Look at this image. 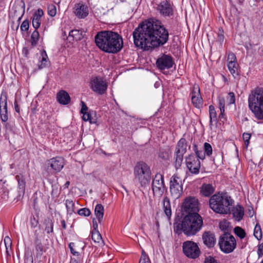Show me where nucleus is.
<instances>
[{
    "instance_id": "412c9836",
    "label": "nucleus",
    "mask_w": 263,
    "mask_h": 263,
    "mask_svg": "<svg viewBox=\"0 0 263 263\" xmlns=\"http://www.w3.org/2000/svg\"><path fill=\"white\" fill-rule=\"evenodd\" d=\"M202 240L204 244L209 248L214 246L216 239L213 233L210 231L204 232L202 234Z\"/></svg>"
},
{
    "instance_id": "79ce46f5",
    "label": "nucleus",
    "mask_w": 263,
    "mask_h": 263,
    "mask_svg": "<svg viewBox=\"0 0 263 263\" xmlns=\"http://www.w3.org/2000/svg\"><path fill=\"white\" fill-rule=\"evenodd\" d=\"M193 149L195 152L196 155H194L197 158L203 160L205 158V153H203L202 151L198 149V147L196 144L193 145Z\"/></svg>"
},
{
    "instance_id": "603ef678",
    "label": "nucleus",
    "mask_w": 263,
    "mask_h": 263,
    "mask_svg": "<svg viewBox=\"0 0 263 263\" xmlns=\"http://www.w3.org/2000/svg\"><path fill=\"white\" fill-rule=\"evenodd\" d=\"M251 137V134L250 133H244L242 134V138H243V139L244 140V142H245V145H246V146H248V145L249 144V143H250L249 140L250 139Z\"/></svg>"
},
{
    "instance_id": "7c9ffc66",
    "label": "nucleus",
    "mask_w": 263,
    "mask_h": 263,
    "mask_svg": "<svg viewBox=\"0 0 263 263\" xmlns=\"http://www.w3.org/2000/svg\"><path fill=\"white\" fill-rule=\"evenodd\" d=\"M22 5H20L19 6V8L20 9V10L21 11V14L20 16H18L16 23H15L13 21L12 22L11 28L13 30H17L18 29L20 21L22 19L23 15L25 13V3L23 1H22Z\"/></svg>"
},
{
    "instance_id": "a878e982",
    "label": "nucleus",
    "mask_w": 263,
    "mask_h": 263,
    "mask_svg": "<svg viewBox=\"0 0 263 263\" xmlns=\"http://www.w3.org/2000/svg\"><path fill=\"white\" fill-rule=\"evenodd\" d=\"M68 246L71 253L74 256H79L80 254L79 251L84 247V246H83V243L80 242L78 243L70 242Z\"/></svg>"
},
{
    "instance_id": "20e7f679",
    "label": "nucleus",
    "mask_w": 263,
    "mask_h": 263,
    "mask_svg": "<svg viewBox=\"0 0 263 263\" xmlns=\"http://www.w3.org/2000/svg\"><path fill=\"white\" fill-rule=\"evenodd\" d=\"M248 106L258 120H263V88L257 87L248 96Z\"/></svg>"
},
{
    "instance_id": "e433bc0d",
    "label": "nucleus",
    "mask_w": 263,
    "mask_h": 263,
    "mask_svg": "<svg viewBox=\"0 0 263 263\" xmlns=\"http://www.w3.org/2000/svg\"><path fill=\"white\" fill-rule=\"evenodd\" d=\"M44 224H45V230L48 234L53 232V223L52 220L48 218L44 220Z\"/></svg>"
},
{
    "instance_id": "c756f323",
    "label": "nucleus",
    "mask_w": 263,
    "mask_h": 263,
    "mask_svg": "<svg viewBox=\"0 0 263 263\" xmlns=\"http://www.w3.org/2000/svg\"><path fill=\"white\" fill-rule=\"evenodd\" d=\"M104 207L101 204H98L95 209V214L98 220L99 223H101L102 221L104 216Z\"/></svg>"
},
{
    "instance_id": "c9c22d12",
    "label": "nucleus",
    "mask_w": 263,
    "mask_h": 263,
    "mask_svg": "<svg viewBox=\"0 0 263 263\" xmlns=\"http://www.w3.org/2000/svg\"><path fill=\"white\" fill-rule=\"evenodd\" d=\"M35 245L37 255L41 256L43 253L45 252V250L43 246L42 245L41 241L37 238L35 240Z\"/></svg>"
},
{
    "instance_id": "13d9d810",
    "label": "nucleus",
    "mask_w": 263,
    "mask_h": 263,
    "mask_svg": "<svg viewBox=\"0 0 263 263\" xmlns=\"http://www.w3.org/2000/svg\"><path fill=\"white\" fill-rule=\"evenodd\" d=\"M203 263H218L217 260L212 256H209L204 259Z\"/></svg>"
},
{
    "instance_id": "37998d69",
    "label": "nucleus",
    "mask_w": 263,
    "mask_h": 263,
    "mask_svg": "<svg viewBox=\"0 0 263 263\" xmlns=\"http://www.w3.org/2000/svg\"><path fill=\"white\" fill-rule=\"evenodd\" d=\"M82 114L83 115L82 117L83 120L85 121H89L90 123H95L96 122V120L91 118L89 112L86 111Z\"/></svg>"
},
{
    "instance_id": "f257e3e1",
    "label": "nucleus",
    "mask_w": 263,
    "mask_h": 263,
    "mask_svg": "<svg viewBox=\"0 0 263 263\" xmlns=\"http://www.w3.org/2000/svg\"><path fill=\"white\" fill-rule=\"evenodd\" d=\"M133 35L135 46L148 50L164 45L168 40L169 33L160 21L149 19L140 24Z\"/></svg>"
},
{
    "instance_id": "ddd939ff",
    "label": "nucleus",
    "mask_w": 263,
    "mask_h": 263,
    "mask_svg": "<svg viewBox=\"0 0 263 263\" xmlns=\"http://www.w3.org/2000/svg\"><path fill=\"white\" fill-rule=\"evenodd\" d=\"M108 85L105 80L100 77H96L91 79L90 88L98 95H103L106 91Z\"/></svg>"
},
{
    "instance_id": "0eeeda50",
    "label": "nucleus",
    "mask_w": 263,
    "mask_h": 263,
    "mask_svg": "<svg viewBox=\"0 0 263 263\" xmlns=\"http://www.w3.org/2000/svg\"><path fill=\"white\" fill-rule=\"evenodd\" d=\"M218 245L220 250L225 253L232 252L236 247L234 237L228 232H224L219 238Z\"/></svg>"
},
{
    "instance_id": "2f4dec72",
    "label": "nucleus",
    "mask_w": 263,
    "mask_h": 263,
    "mask_svg": "<svg viewBox=\"0 0 263 263\" xmlns=\"http://www.w3.org/2000/svg\"><path fill=\"white\" fill-rule=\"evenodd\" d=\"M15 179L17 181L18 186L20 192L24 193L26 187L25 177L22 174H20L15 176Z\"/></svg>"
},
{
    "instance_id": "774afa93",
    "label": "nucleus",
    "mask_w": 263,
    "mask_h": 263,
    "mask_svg": "<svg viewBox=\"0 0 263 263\" xmlns=\"http://www.w3.org/2000/svg\"><path fill=\"white\" fill-rule=\"evenodd\" d=\"M92 222H93V228L94 229V230L95 231H97V229L98 228V224L97 223V221H95V219H93V221H92Z\"/></svg>"
},
{
    "instance_id": "a19ab883",
    "label": "nucleus",
    "mask_w": 263,
    "mask_h": 263,
    "mask_svg": "<svg viewBox=\"0 0 263 263\" xmlns=\"http://www.w3.org/2000/svg\"><path fill=\"white\" fill-rule=\"evenodd\" d=\"M254 235L258 240H260L262 238L261 229L258 224H256L254 228Z\"/></svg>"
},
{
    "instance_id": "aec40b11",
    "label": "nucleus",
    "mask_w": 263,
    "mask_h": 263,
    "mask_svg": "<svg viewBox=\"0 0 263 263\" xmlns=\"http://www.w3.org/2000/svg\"><path fill=\"white\" fill-rule=\"evenodd\" d=\"M74 13L79 18H84L89 14L88 7L83 3H78L75 5Z\"/></svg>"
},
{
    "instance_id": "9b49d317",
    "label": "nucleus",
    "mask_w": 263,
    "mask_h": 263,
    "mask_svg": "<svg viewBox=\"0 0 263 263\" xmlns=\"http://www.w3.org/2000/svg\"><path fill=\"white\" fill-rule=\"evenodd\" d=\"M152 189L154 195L160 197L162 196L165 189L164 184V177L160 174L157 173L155 175L152 184Z\"/></svg>"
},
{
    "instance_id": "423d86ee",
    "label": "nucleus",
    "mask_w": 263,
    "mask_h": 263,
    "mask_svg": "<svg viewBox=\"0 0 263 263\" xmlns=\"http://www.w3.org/2000/svg\"><path fill=\"white\" fill-rule=\"evenodd\" d=\"M134 181L139 184V188H144L151 180L152 172L150 167L145 162H138L133 169Z\"/></svg>"
},
{
    "instance_id": "bf43d9fd",
    "label": "nucleus",
    "mask_w": 263,
    "mask_h": 263,
    "mask_svg": "<svg viewBox=\"0 0 263 263\" xmlns=\"http://www.w3.org/2000/svg\"><path fill=\"white\" fill-rule=\"evenodd\" d=\"M30 223L32 228H35L39 224L38 220L36 219L34 216L30 218Z\"/></svg>"
},
{
    "instance_id": "c85d7f7f",
    "label": "nucleus",
    "mask_w": 263,
    "mask_h": 263,
    "mask_svg": "<svg viewBox=\"0 0 263 263\" xmlns=\"http://www.w3.org/2000/svg\"><path fill=\"white\" fill-rule=\"evenodd\" d=\"M0 115L2 122H6L8 120L7 102H0Z\"/></svg>"
},
{
    "instance_id": "6ab92c4d",
    "label": "nucleus",
    "mask_w": 263,
    "mask_h": 263,
    "mask_svg": "<svg viewBox=\"0 0 263 263\" xmlns=\"http://www.w3.org/2000/svg\"><path fill=\"white\" fill-rule=\"evenodd\" d=\"M228 63L227 64L228 69L230 73L235 77V76L238 75V64L236 61V58L233 53H230L228 55Z\"/></svg>"
},
{
    "instance_id": "6e6552de",
    "label": "nucleus",
    "mask_w": 263,
    "mask_h": 263,
    "mask_svg": "<svg viewBox=\"0 0 263 263\" xmlns=\"http://www.w3.org/2000/svg\"><path fill=\"white\" fill-rule=\"evenodd\" d=\"M170 190L171 196L175 199H178L183 192L182 181L177 174H174L170 179Z\"/></svg>"
},
{
    "instance_id": "338daca9",
    "label": "nucleus",
    "mask_w": 263,
    "mask_h": 263,
    "mask_svg": "<svg viewBox=\"0 0 263 263\" xmlns=\"http://www.w3.org/2000/svg\"><path fill=\"white\" fill-rule=\"evenodd\" d=\"M23 54L25 55L26 57H27L29 54V50L27 47H24L22 50Z\"/></svg>"
},
{
    "instance_id": "72a5a7b5",
    "label": "nucleus",
    "mask_w": 263,
    "mask_h": 263,
    "mask_svg": "<svg viewBox=\"0 0 263 263\" xmlns=\"http://www.w3.org/2000/svg\"><path fill=\"white\" fill-rule=\"evenodd\" d=\"M210 125H212L213 122H216L217 120V113L214 106H209Z\"/></svg>"
},
{
    "instance_id": "7ed1b4c3",
    "label": "nucleus",
    "mask_w": 263,
    "mask_h": 263,
    "mask_svg": "<svg viewBox=\"0 0 263 263\" xmlns=\"http://www.w3.org/2000/svg\"><path fill=\"white\" fill-rule=\"evenodd\" d=\"M233 200L227 193H217L209 199L210 208L215 213L227 214L230 213Z\"/></svg>"
},
{
    "instance_id": "58836bf2",
    "label": "nucleus",
    "mask_w": 263,
    "mask_h": 263,
    "mask_svg": "<svg viewBox=\"0 0 263 263\" xmlns=\"http://www.w3.org/2000/svg\"><path fill=\"white\" fill-rule=\"evenodd\" d=\"M39 32L35 29L32 33L31 36V45L33 47L35 46L39 41Z\"/></svg>"
},
{
    "instance_id": "8fccbe9b",
    "label": "nucleus",
    "mask_w": 263,
    "mask_h": 263,
    "mask_svg": "<svg viewBox=\"0 0 263 263\" xmlns=\"http://www.w3.org/2000/svg\"><path fill=\"white\" fill-rule=\"evenodd\" d=\"M159 157L163 160H166L168 158V153L164 149H161L159 150Z\"/></svg>"
},
{
    "instance_id": "09e8293b",
    "label": "nucleus",
    "mask_w": 263,
    "mask_h": 263,
    "mask_svg": "<svg viewBox=\"0 0 263 263\" xmlns=\"http://www.w3.org/2000/svg\"><path fill=\"white\" fill-rule=\"evenodd\" d=\"M227 101L229 104H234L235 102V96L234 92H230L227 98Z\"/></svg>"
},
{
    "instance_id": "473e14b6",
    "label": "nucleus",
    "mask_w": 263,
    "mask_h": 263,
    "mask_svg": "<svg viewBox=\"0 0 263 263\" xmlns=\"http://www.w3.org/2000/svg\"><path fill=\"white\" fill-rule=\"evenodd\" d=\"M41 55L42 60L39 64V67L40 69H42L46 67L48 65L49 62L48 56L45 50H43L41 52Z\"/></svg>"
},
{
    "instance_id": "3c124183",
    "label": "nucleus",
    "mask_w": 263,
    "mask_h": 263,
    "mask_svg": "<svg viewBox=\"0 0 263 263\" xmlns=\"http://www.w3.org/2000/svg\"><path fill=\"white\" fill-rule=\"evenodd\" d=\"M29 27V23L28 20H24L21 25V30L22 31H28Z\"/></svg>"
},
{
    "instance_id": "e2e57ef3",
    "label": "nucleus",
    "mask_w": 263,
    "mask_h": 263,
    "mask_svg": "<svg viewBox=\"0 0 263 263\" xmlns=\"http://www.w3.org/2000/svg\"><path fill=\"white\" fill-rule=\"evenodd\" d=\"M4 242L5 244L6 248L7 250L8 247L11 245V240L9 237L6 236L4 238Z\"/></svg>"
},
{
    "instance_id": "dca6fc26",
    "label": "nucleus",
    "mask_w": 263,
    "mask_h": 263,
    "mask_svg": "<svg viewBox=\"0 0 263 263\" xmlns=\"http://www.w3.org/2000/svg\"><path fill=\"white\" fill-rule=\"evenodd\" d=\"M157 10L164 16H170L173 15V9L171 4L167 0H157Z\"/></svg>"
},
{
    "instance_id": "f704fd0d",
    "label": "nucleus",
    "mask_w": 263,
    "mask_h": 263,
    "mask_svg": "<svg viewBox=\"0 0 263 263\" xmlns=\"http://www.w3.org/2000/svg\"><path fill=\"white\" fill-rule=\"evenodd\" d=\"M65 205L68 214L71 215L75 212L74 203L72 200L67 199L65 201Z\"/></svg>"
},
{
    "instance_id": "f3484780",
    "label": "nucleus",
    "mask_w": 263,
    "mask_h": 263,
    "mask_svg": "<svg viewBox=\"0 0 263 263\" xmlns=\"http://www.w3.org/2000/svg\"><path fill=\"white\" fill-rule=\"evenodd\" d=\"M47 164L48 170H50V168L53 173H57L63 168L65 165L64 159L61 157H55L48 160Z\"/></svg>"
},
{
    "instance_id": "49530a36",
    "label": "nucleus",
    "mask_w": 263,
    "mask_h": 263,
    "mask_svg": "<svg viewBox=\"0 0 263 263\" xmlns=\"http://www.w3.org/2000/svg\"><path fill=\"white\" fill-rule=\"evenodd\" d=\"M48 13L52 17L56 15L57 8L55 5L51 4L48 6Z\"/></svg>"
},
{
    "instance_id": "4be33fe9",
    "label": "nucleus",
    "mask_w": 263,
    "mask_h": 263,
    "mask_svg": "<svg viewBox=\"0 0 263 263\" xmlns=\"http://www.w3.org/2000/svg\"><path fill=\"white\" fill-rule=\"evenodd\" d=\"M58 102L63 105H67L70 102V97L69 94L65 91L61 90L57 95Z\"/></svg>"
},
{
    "instance_id": "5fc2aeb1",
    "label": "nucleus",
    "mask_w": 263,
    "mask_h": 263,
    "mask_svg": "<svg viewBox=\"0 0 263 263\" xmlns=\"http://www.w3.org/2000/svg\"><path fill=\"white\" fill-rule=\"evenodd\" d=\"M224 36L223 34V31L222 29H219V32L217 34V41L221 44L224 40Z\"/></svg>"
},
{
    "instance_id": "39448f33",
    "label": "nucleus",
    "mask_w": 263,
    "mask_h": 263,
    "mask_svg": "<svg viewBox=\"0 0 263 263\" xmlns=\"http://www.w3.org/2000/svg\"><path fill=\"white\" fill-rule=\"evenodd\" d=\"M203 220L198 213L186 214L182 220L181 229L185 235L190 236L197 234L202 228Z\"/></svg>"
},
{
    "instance_id": "9d476101",
    "label": "nucleus",
    "mask_w": 263,
    "mask_h": 263,
    "mask_svg": "<svg viewBox=\"0 0 263 263\" xmlns=\"http://www.w3.org/2000/svg\"><path fill=\"white\" fill-rule=\"evenodd\" d=\"M187 142L185 138H181L178 142L175 149V166L176 169L180 167L184 154L186 152Z\"/></svg>"
},
{
    "instance_id": "a18cd8bd",
    "label": "nucleus",
    "mask_w": 263,
    "mask_h": 263,
    "mask_svg": "<svg viewBox=\"0 0 263 263\" xmlns=\"http://www.w3.org/2000/svg\"><path fill=\"white\" fill-rule=\"evenodd\" d=\"M204 151L205 155H206L208 156H210L212 154V147L211 144L207 142L204 143Z\"/></svg>"
},
{
    "instance_id": "052dcab7",
    "label": "nucleus",
    "mask_w": 263,
    "mask_h": 263,
    "mask_svg": "<svg viewBox=\"0 0 263 263\" xmlns=\"http://www.w3.org/2000/svg\"><path fill=\"white\" fill-rule=\"evenodd\" d=\"M5 126L6 130L12 131L14 126V123L13 122L9 121L5 123Z\"/></svg>"
},
{
    "instance_id": "6e6d98bb",
    "label": "nucleus",
    "mask_w": 263,
    "mask_h": 263,
    "mask_svg": "<svg viewBox=\"0 0 263 263\" xmlns=\"http://www.w3.org/2000/svg\"><path fill=\"white\" fill-rule=\"evenodd\" d=\"M218 105L220 110H222L223 111V109H225V100L224 98H219L218 99Z\"/></svg>"
},
{
    "instance_id": "ea45409f",
    "label": "nucleus",
    "mask_w": 263,
    "mask_h": 263,
    "mask_svg": "<svg viewBox=\"0 0 263 263\" xmlns=\"http://www.w3.org/2000/svg\"><path fill=\"white\" fill-rule=\"evenodd\" d=\"M234 232L235 235L239 237L240 239L244 238L246 235L245 231L239 227H235L234 229Z\"/></svg>"
},
{
    "instance_id": "0e129e2a",
    "label": "nucleus",
    "mask_w": 263,
    "mask_h": 263,
    "mask_svg": "<svg viewBox=\"0 0 263 263\" xmlns=\"http://www.w3.org/2000/svg\"><path fill=\"white\" fill-rule=\"evenodd\" d=\"M81 111H80L81 113L82 114V113L86 112L88 109V107H87V105H86L85 102L82 101L81 102Z\"/></svg>"
},
{
    "instance_id": "f8f14e48",
    "label": "nucleus",
    "mask_w": 263,
    "mask_h": 263,
    "mask_svg": "<svg viewBox=\"0 0 263 263\" xmlns=\"http://www.w3.org/2000/svg\"><path fill=\"white\" fill-rule=\"evenodd\" d=\"M182 208L183 212L187 214L198 213L199 210L198 200L194 197H186L182 204Z\"/></svg>"
},
{
    "instance_id": "c03bdc74",
    "label": "nucleus",
    "mask_w": 263,
    "mask_h": 263,
    "mask_svg": "<svg viewBox=\"0 0 263 263\" xmlns=\"http://www.w3.org/2000/svg\"><path fill=\"white\" fill-rule=\"evenodd\" d=\"M139 263H151L148 255L143 250Z\"/></svg>"
},
{
    "instance_id": "5701e85b",
    "label": "nucleus",
    "mask_w": 263,
    "mask_h": 263,
    "mask_svg": "<svg viewBox=\"0 0 263 263\" xmlns=\"http://www.w3.org/2000/svg\"><path fill=\"white\" fill-rule=\"evenodd\" d=\"M43 14V11L41 9H37V10L34 12L32 18V26L35 29H37L40 27L41 23V17Z\"/></svg>"
},
{
    "instance_id": "2eb2a0df",
    "label": "nucleus",
    "mask_w": 263,
    "mask_h": 263,
    "mask_svg": "<svg viewBox=\"0 0 263 263\" xmlns=\"http://www.w3.org/2000/svg\"><path fill=\"white\" fill-rule=\"evenodd\" d=\"M185 162L187 168L191 173L195 174L199 173L200 162L194 154L189 155L186 157Z\"/></svg>"
},
{
    "instance_id": "f03ea898",
    "label": "nucleus",
    "mask_w": 263,
    "mask_h": 263,
    "mask_svg": "<svg viewBox=\"0 0 263 263\" xmlns=\"http://www.w3.org/2000/svg\"><path fill=\"white\" fill-rule=\"evenodd\" d=\"M97 46L102 51L112 54L120 52L123 47L122 36L112 31H102L95 37Z\"/></svg>"
},
{
    "instance_id": "393cba45",
    "label": "nucleus",
    "mask_w": 263,
    "mask_h": 263,
    "mask_svg": "<svg viewBox=\"0 0 263 263\" xmlns=\"http://www.w3.org/2000/svg\"><path fill=\"white\" fill-rule=\"evenodd\" d=\"M215 191L214 187L211 184L204 183L200 188V192L202 195L205 197L211 196Z\"/></svg>"
},
{
    "instance_id": "4468645a",
    "label": "nucleus",
    "mask_w": 263,
    "mask_h": 263,
    "mask_svg": "<svg viewBox=\"0 0 263 263\" xmlns=\"http://www.w3.org/2000/svg\"><path fill=\"white\" fill-rule=\"evenodd\" d=\"M156 64L159 69L163 70L172 68L174 62L171 55L163 54L157 60Z\"/></svg>"
},
{
    "instance_id": "864d4df0",
    "label": "nucleus",
    "mask_w": 263,
    "mask_h": 263,
    "mask_svg": "<svg viewBox=\"0 0 263 263\" xmlns=\"http://www.w3.org/2000/svg\"><path fill=\"white\" fill-rule=\"evenodd\" d=\"M229 222L226 220L221 221L219 223V228L222 231H228L229 228Z\"/></svg>"
},
{
    "instance_id": "680f3d73",
    "label": "nucleus",
    "mask_w": 263,
    "mask_h": 263,
    "mask_svg": "<svg viewBox=\"0 0 263 263\" xmlns=\"http://www.w3.org/2000/svg\"><path fill=\"white\" fill-rule=\"evenodd\" d=\"M257 254L258 258L263 256V243L258 246Z\"/></svg>"
},
{
    "instance_id": "1a4fd4ad",
    "label": "nucleus",
    "mask_w": 263,
    "mask_h": 263,
    "mask_svg": "<svg viewBox=\"0 0 263 263\" xmlns=\"http://www.w3.org/2000/svg\"><path fill=\"white\" fill-rule=\"evenodd\" d=\"M182 251L184 254L191 259L198 258L201 253L197 243L190 240L185 241L183 243Z\"/></svg>"
},
{
    "instance_id": "4d7b16f0",
    "label": "nucleus",
    "mask_w": 263,
    "mask_h": 263,
    "mask_svg": "<svg viewBox=\"0 0 263 263\" xmlns=\"http://www.w3.org/2000/svg\"><path fill=\"white\" fill-rule=\"evenodd\" d=\"M0 102H7V93L4 90H3L1 93Z\"/></svg>"
},
{
    "instance_id": "b1692460",
    "label": "nucleus",
    "mask_w": 263,
    "mask_h": 263,
    "mask_svg": "<svg viewBox=\"0 0 263 263\" xmlns=\"http://www.w3.org/2000/svg\"><path fill=\"white\" fill-rule=\"evenodd\" d=\"M162 203L164 212L167 218L170 219L172 216V209L170 198L166 196H164Z\"/></svg>"
},
{
    "instance_id": "de8ad7c7",
    "label": "nucleus",
    "mask_w": 263,
    "mask_h": 263,
    "mask_svg": "<svg viewBox=\"0 0 263 263\" xmlns=\"http://www.w3.org/2000/svg\"><path fill=\"white\" fill-rule=\"evenodd\" d=\"M78 213L80 216H89L90 214V211L87 208H82L78 210Z\"/></svg>"
},
{
    "instance_id": "bb28decb",
    "label": "nucleus",
    "mask_w": 263,
    "mask_h": 263,
    "mask_svg": "<svg viewBox=\"0 0 263 263\" xmlns=\"http://www.w3.org/2000/svg\"><path fill=\"white\" fill-rule=\"evenodd\" d=\"M83 37V32L80 30L73 29L71 30L69 33L68 39L70 41H80Z\"/></svg>"
},
{
    "instance_id": "4c0bfd02",
    "label": "nucleus",
    "mask_w": 263,
    "mask_h": 263,
    "mask_svg": "<svg viewBox=\"0 0 263 263\" xmlns=\"http://www.w3.org/2000/svg\"><path fill=\"white\" fill-rule=\"evenodd\" d=\"M91 238L95 242L103 243L101 235L98 231H94L91 232Z\"/></svg>"
},
{
    "instance_id": "69168bd1",
    "label": "nucleus",
    "mask_w": 263,
    "mask_h": 263,
    "mask_svg": "<svg viewBox=\"0 0 263 263\" xmlns=\"http://www.w3.org/2000/svg\"><path fill=\"white\" fill-rule=\"evenodd\" d=\"M14 104L15 111L17 112V113H20V108L16 100L14 101Z\"/></svg>"
},
{
    "instance_id": "cd10ccee",
    "label": "nucleus",
    "mask_w": 263,
    "mask_h": 263,
    "mask_svg": "<svg viewBox=\"0 0 263 263\" xmlns=\"http://www.w3.org/2000/svg\"><path fill=\"white\" fill-rule=\"evenodd\" d=\"M233 215L237 220L240 221L241 220L244 215L243 206L240 205H237L233 210Z\"/></svg>"
},
{
    "instance_id": "a211bd4d",
    "label": "nucleus",
    "mask_w": 263,
    "mask_h": 263,
    "mask_svg": "<svg viewBox=\"0 0 263 263\" xmlns=\"http://www.w3.org/2000/svg\"><path fill=\"white\" fill-rule=\"evenodd\" d=\"M191 100L193 105L195 107L201 108L202 107V98L200 93V89L198 86H194L193 88Z\"/></svg>"
}]
</instances>
